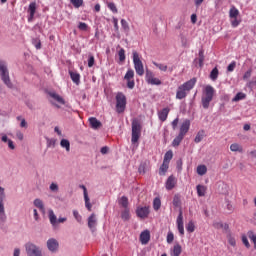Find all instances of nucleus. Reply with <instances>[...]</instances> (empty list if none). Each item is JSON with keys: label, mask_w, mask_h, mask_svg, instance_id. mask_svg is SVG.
<instances>
[{"label": "nucleus", "mask_w": 256, "mask_h": 256, "mask_svg": "<svg viewBox=\"0 0 256 256\" xmlns=\"http://www.w3.org/2000/svg\"><path fill=\"white\" fill-rule=\"evenodd\" d=\"M93 65H95V56L94 55H89L88 67H93Z\"/></svg>", "instance_id": "53"}, {"label": "nucleus", "mask_w": 256, "mask_h": 256, "mask_svg": "<svg viewBox=\"0 0 256 256\" xmlns=\"http://www.w3.org/2000/svg\"><path fill=\"white\" fill-rule=\"evenodd\" d=\"M32 44L34 47H36V49H41V40L39 38H33Z\"/></svg>", "instance_id": "49"}, {"label": "nucleus", "mask_w": 256, "mask_h": 256, "mask_svg": "<svg viewBox=\"0 0 256 256\" xmlns=\"http://www.w3.org/2000/svg\"><path fill=\"white\" fill-rule=\"evenodd\" d=\"M253 73V70L249 69L248 71H246L243 75V80L247 81V79L251 78V75Z\"/></svg>", "instance_id": "56"}, {"label": "nucleus", "mask_w": 256, "mask_h": 256, "mask_svg": "<svg viewBox=\"0 0 256 256\" xmlns=\"http://www.w3.org/2000/svg\"><path fill=\"white\" fill-rule=\"evenodd\" d=\"M174 239H175V235H173V232H168L167 243H169V244L173 243Z\"/></svg>", "instance_id": "52"}, {"label": "nucleus", "mask_w": 256, "mask_h": 256, "mask_svg": "<svg viewBox=\"0 0 256 256\" xmlns=\"http://www.w3.org/2000/svg\"><path fill=\"white\" fill-rule=\"evenodd\" d=\"M176 225L180 235L182 236L185 235V226L183 223V210L181 209L179 210V215L176 220Z\"/></svg>", "instance_id": "10"}, {"label": "nucleus", "mask_w": 256, "mask_h": 256, "mask_svg": "<svg viewBox=\"0 0 256 256\" xmlns=\"http://www.w3.org/2000/svg\"><path fill=\"white\" fill-rule=\"evenodd\" d=\"M121 25H122V29L124 30V31H129V23L127 22V20H125V19H122L121 20Z\"/></svg>", "instance_id": "51"}, {"label": "nucleus", "mask_w": 256, "mask_h": 256, "mask_svg": "<svg viewBox=\"0 0 256 256\" xmlns=\"http://www.w3.org/2000/svg\"><path fill=\"white\" fill-rule=\"evenodd\" d=\"M191 127V122L189 120H185L180 126L179 135L185 137L187 133H189V128Z\"/></svg>", "instance_id": "14"}, {"label": "nucleus", "mask_w": 256, "mask_h": 256, "mask_svg": "<svg viewBox=\"0 0 256 256\" xmlns=\"http://www.w3.org/2000/svg\"><path fill=\"white\" fill-rule=\"evenodd\" d=\"M247 236L252 241V243H254V245L256 246V235H255V233L253 231H248Z\"/></svg>", "instance_id": "48"}, {"label": "nucleus", "mask_w": 256, "mask_h": 256, "mask_svg": "<svg viewBox=\"0 0 256 256\" xmlns=\"http://www.w3.org/2000/svg\"><path fill=\"white\" fill-rule=\"evenodd\" d=\"M0 75L3 83H5L7 87H13L11 79L9 78V70L7 69V64H5L4 61H0Z\"/></svg>", "instance_id": "5"}, {"label": "nucleus", "mask_w": 256, "mask_h": 256, "mask_svg": "<svg viewBox=\"0 0 256 256\" xmlns=\"http://www.w3.org/2000/svg\"><path fill=\"white\" fill-rule=\"evenodd\" d=\"M136 215L140 219H147L149 217V206L138 207L136 209Z\"/></svg>", "instance_id": "12"}, {"label": "nucleus", "mask_w": 256, "mask_h": 256, "mask_svg": "<svg viewBox=\"0 0 256 256\" xmlns=\"http://www.w3.org/2000/svg\"><path fill=\"white\" fill-rule=\"evenodd\" d=\"M230 150L233 151V152H239V153H242L243 152V147H241V145L237 144V143H234V144H231L230 145Z\"/></svg>", "instance_id": "38"}, {"label": "nucleus", "mask_w": 256, "mask_h": 256, "mask_svg": "<svg viewBox=\"0 0 256 256\" xmlns=\"http://www.w3.org/2000/svg\"><path fill=\"white\" fill-rule=\"evenodd\" d=\"M84 201H85V207L86 209H88V211H91V208L93 207L91 205V202L89 200V195L86 194V196H84Z\"/></svg>", "instance_id": "46"}, {"label": "nucleus", "mask_w": 256, "mask_h": 256, "mask_svg": "<svg viewBox=\"0 0 256 256\" xmlns=\"http://www.w3.org/2000/svg\"><path fill=\"white\" fill-rule=\"evenodd\" d=\"M186 231H188V233H193L195 231V223L193 221L188 222L186 225Z\"/></svg>", "instance_id": "41"}, {"label": "nucleus", "mask_w": 256, "mask_h": 256, "mask_svg": "<svg viewBox=\"0 0 256 256\" xmlns=\"http://www.w3.org/2000/svg\"><path fill=\"white\" fill-rule=\"evenodd\" d=\"M34 205L37 207V209H40V211H45V206L43 205V201L41 199H35Z\"/></svg>", "instance_id": "39"}, {"label": "nucleus", "mask_w": 256, "mask_h": 256, "mask_svg": "<svg viewBox=\"0 0 256 256\" xmlns=\"http://www.w3.org/2000/svg\"><path fill=\"white\" fill-rule=\"evenodd\" d=\"M171 109L169 108H164L160 112H158V118L162 121L165 122L167 121V117H169V112Z\"/></svg>", "instance_id": "19"}, {"label": "nucleus", "mask_w": 256, "mask_h": 256, "mask_svg": "<svg viewBox=\"0 0 256 256\" xmlns=\"http://www.w3.org/2000/svg\"><path fill=\"white\" fill-rule=\"evenodd\" d=\"M169 171V163L163 162L159 169V175L163 176Z\"/></svg>", "instance_id": "29"}, {"label": "nucleus", "mask_w": 256, "mask_h": 256, "mask_svg": "<svg viewBox=\"0 0 256 256\" xmlns=\"http://www.w3.org/2000/svg\"><path fill=\"white\" fill-rule=\"evenodd\" d=\"M25 249L28 256H43L41 248L31 242L26 243Z\"/></svg>", "instance_id": "7"}, {"label": "nucleus", "mask_w": 256, "mask_h": 256, "mask_svg": "<svg viewBox=\"0 0 256 256\" xmlns=\"http://www.w3.org/2000/svg\"><path fill=\"white\" fill-rule=\"evenodd\" d=\"M118 56H119V61L121 63H123V61H125L126 56H125V49L120 48V50L118 51Z\"/></svg>", "instance_id": "43"}, {"label": "nucleus", "mask_w": 256, "mask_h": 256, "mask_svg": "<svg viewBox=\"0 0 256 256\" xmlns=\"http://www.w3.org/2000/svg\"><path fill=\"white\" fill-rule=\"evenodd\" d=\"M78 29H79L80 31H87V29H88L87 23H85V22H80L79 25H78Z\"/></svg>", "instance_id": "54"}, {"label": "nucleus", "mask_w": 256, "mask_h": 256, "mask_svg": "<svg viewBox=\"0 0 256 256\" xmlns=\"http://www.w3.org/2000/svg\"><path fill=\"white\" fill-rule=\"evenodd\" d=\"M50 191H59V186L55 183L50 185Z\"/></svg>", "instance_id": "64"}, {"label": "nucleus", "mask_w": 256, "mask_h": 256, "mask_svg": "<svg viewBox=\"0 0 256 256\" xmlns=\"http://www.w3.org/2000/svg\"><path fill=\"white\" fill-rule=\"evenodd\" d=\"M171 159H173V151L169 150L165 153L163 162L164 163H171Z\"/></svg>", "instance_id": "34"}, {"label": "nucleus", "mask_w": 256, "mask_h": 256, "mask_svg": "<svg viewBox=\"0 0 256 256\" xmlns=\"http://www.w3.org/2000/svg\"><path fill=\"white\" fill-rule=\"evenodd\" d=\"M36 11H37V3H35V2L30 3L29 7H28V13L30 15L28 17L29 23H31V21H33V17H35Z\"/></svg>", "instance_id": "17"}, {"label": "nucleus", "mask_w": 256, "mask_h": 256, "mask_svg": "<svg viewBox=\"0 0 256 256\" xmlns=\"http://www.w3.org/2000/svg\"><path fill=\"white\" fill-rule=\"evenodd\" d=\"M237 67V62L232 61L228 67H227V71L228 73H233V71H235V68Z\"/></svg>", "instance_id": "47"}, {"label": "nucleus", "mask_w": 256, "mask_h": 256, "mask_svg": "<svg viewBox=\"0 0 256 256\" xmlns=\"http://www.w3.org/2000/svg\"><path fill=\"white\" fill-rule=\"evenodd\" d=\"M205 137V130H200L194 139L196 143H201Z\"/></svg>", "instance_id": "33"}, {"label": "nucleus", "mask_w": 256, "mask_h": 256, "mask_svg": "<svg viewBox=\"0 0 256 256\" xmlns=\"http://www.w3.org/2000/svg\"><path fill=\"white\" fill-rule=\"evenodd\" d=\"M229 17L231 19H237V17H239V10L235 7H232L229 11Z\"/></svg>", "instance_id": "37"}, {"label": "nucleus", "mask_w": 256, "mask_h": 256, "mask_svg": "<svg viewBox=\"0 0 256 256\" xmlns=\"http://www.w3.org/2000/svg\"><path fill=\"white\" fill-rule=\"evenodd\" d=\"M213 228L214 229H223V223H221V222H214L213 223Z\"/></svg>", "instance_id": "63"}, {"label": "nucleus", "mask_w": 256, "mask_h": 256, "mask_svg": "<svg viewBox=\"0 0 256 256\" xmlns=\"http://www.w3.org/2000/svg\"><path fill=\"white\" fill-rule=\"evenodd\" d=\"M203 61H205V55L203 50L199 51V65L200 67H203Z\"/></svg>", "instance_id": "50"}, {"label": "nucleus", "mask_w": 256, "mask_h": 256, "mask_svg": "<svg viewBox=\"0 0 256 256\" xmlns=\"http://www.w3.org/2000/svg\"><path fill=\"white\" fill-rule=\"evenodd\" d=\"M47 247L49 251H51L52 253H55V251L59 249V242L55 240V238H51L47 241Z\"/></svg>", "instance_id": "16"}, {"label": "nucleus", "mask_w": 256, "mask_h": 256, "mask_svg": "<svg viewBox=\"0 0 256 256\" xmlns=\"http://www.w3.org/2000/svg\"><path fill=\"white\" fill-rule=\"evenodd\" d=\"M247 87H249L250 89L256 87V77L252 78V80L248 82Z\"/></svg>", "instance_id": "60"}, {"label": "nucleus", "mask_w": 256, "mask_h": 256, "mask_svg": "<svg viewBox=\"0 0 256 256\" xmlns=\"http://www.w3.org/2000/svg\"><path fill=\"white\" fill-rule=\"evenodd\" d=\"M17 120H18V121H21L20 127H27V121H25L24 118L21 119V116H18V117H17Z\"/></svg>", "instance_id": "62"}, {"label": "nucleus", "mask_w": 256, "mask_h": 256, "mask_svg": "<svg viewBox=\"0 0 256 256\" xmlns=\"http://www.w3.org/2000/svg\"><path fill=\"white\" fill-rule=\"evenodd\" d=\"M0 201L1 203H4L5 201V188L0 187Z\"/></svg>", "instance_id": "58"}, {"label": "nucleus", "mask_w": 256, "mask_h": 256, "mask_svg": "<svg viewBox=\"0 0 256 256\" xmlns=\"http://www.w3.org/2000/svg\"><path fill=\"white\" fill-rule=\"evenodd\" d=\"M182 251L183 249L181 248V245L177 243L173 246L171 256H179L181 255Z\"/></svg>", "instance_id": "25"}, {"label": "nucleus", "mask_w": 256, "mask_h": 256, "mask_svg": "<svg viewBox=\"0 0 256 256\" xmlns=\"http://www.w3.org/2000/svg\"><path fill=\"white\" fill-rule=\"evenodd\" d=\"M153 209L154 211H159V209H161V198L159 197L154 198Z\"/></svg>", "instance_id": "35"}, {"label": "nucleus", "mask_w": 256, "mask_h": 256, "mask_svg": "<svg viewBox=\"0 0 256 256\" xmlns=\"http://www.w3.org/2000/svg\"><path fill=\"white\" fill-rule=\"evenodd\" d=\"M60 145L61 147H63L64 149H66V151H71V143L69 142V140L67 139H62L60 141Z\"/></svg>", "instance_id": "36"}, {"label": "nucleus", "mask_w": 256, "mask_h": 256, "mask_svg": "<svg viewBox=\"0 0 256 256\" xmlns=\"http://www.w3.org/2000/svg\"><path fill=\"white\" fill-rule=\"evenodd\" d=\"M90 127L92 129H99L101 127V121L97 120L95 117L89 118Z\"/></svg>", "instance_id": "22"}, {"label": "nucleus", "mask_w": 256, "mask_h": 256, "mask_svg": "<svg viewBox=\"0 0 256 256\" xmlns=\"http://www.w3.org/2000/svg\"><path fill=\"white\" fill-rule=\"evenodd\" d=\"M165 187L167 191H173L177 187V178L174 175H170L166 180Z\"/></svg>", "instance_id": "11"}, {"label": "nucleus", "mask_w": 256, "mask_h": 256, "mask_svg": "<svg viewBox=\"0 0 256 256\" xmlns=\"http://www.w3.org/2000/svg\"><path fill=\"white\" fill-rule=\"evenodd\" d=\"M48 95L54 99V101H57V103H60V105H65V99L61 97L59 94L55 92H49Z\"/></svg>", "instance_id": "21"}, {"label": "nucleus", "mask_w": 256, "mask_h": 256, "mask_svg": "<svg viewBox=\"0 0 256 256\" xmlns=\"http://www.w3.org/2000/svg\"><path fill=\"white\" fill-rule=\"evenodd\" d=\"M228 243H229V245H231L232 247H235V245H237V241L235 240V238H233V236H229V237H228Z\"/></svg>", "instance_id": "61"}, {"label": "nucleus", "mask_w": 256, "mask_h": 256, "mask_svg": "<svg viewBox=\"0 0 256 256\" xmlns=\"http://www.w3.org/2000/svg\"><path fill=\"white\" fill-rule=\"evenodd\" d=\"M196 191H197L198 197H205V194L207 193V187L199 184L196 186Z\"/></svg>", "instance_id": "23"}, {"label": "nucleus", "mask_w": 256, "mask_h": 256, "mask_svg": "<svg viewBox=\"0 0 256 256\" xmlns=\"http://www.w3.org/2000/svg\"><path fill=\"white\" fill-rule=\"evenodd\" d=\"M112 23L114 25V29H115L116 33H118L119 32V20L117 18H113Z\"/></svg>", "instance_id": "57"}, {"label": "nucleus", "mask_w": 256, "mask_h": 256, "mask_svg": "<svg viewBox=\"0 0 256 256\" xmlns=\"http://www.w3.org/2000/svg\"><path fill=\"white\" fill-rule=\"evenodd\" d=\"M134 77L135 71H133V69H130L126 72L124 79L127 81L128 89H133L135 87V80H133Z\"/></svg>", "instance_id": "9"}, {"label": "nucleus", "mask_w": 256, "mask_h": 256, "mask_svg": "<svg viewBox=\"0 0 256 256\" xmlns=\"http://www.w3.org/2000/svg\"><path fill=\"white\" fill-rule=\"evenodd\" d=\"M119 205H121V207H123L124 209H127L129 207V198H127L126 196H122L119 200H118Z\"/></svg>", "instance_id": "26"}, {"label": "nucleus", "mask_w": 256, "mask_h": 256, "mask_svg": "<svg viewBox=\"0 0 256 256\" xmlns=\"http://www.w3.org/2000/svg\"><path fill=\"white\" fill-rule=\"evenodd\" d=\"M183 139H185V136H181V134H178L177 137H175L174 140L172 141V147H179Z\"/></svg>", "instance_id": "27"}, {"label": "nucleus", "mask_w": 256, "mask_h": 256, "mask_svg": "<svg viewBox=\"0 0 256 256\" xmlns=\"http://www.w3.org/2000/svg\"><path fill=\"white\" fill-rule=\"evenodd\" d=\"M151 241V232L149 230H144L140 234V242L142 245H147Z\"/></svg>", "instance_id": "13"}, {"label": "nucleus", "mask_w": 256, "mask_h": 256, "mask_svg": "<svg viewBox=\"0 0 256 256\" xmlns=\"http://www.w3.org/2000/svg\"><path fill=\"white\" fill-rule=\"evenodd\" d=\"M7 221V214L5 213V203L0 200V225Z\"/></svg>", "instance_id": "18"}, {"label": "nucleus", "mask_w": 256, "mask_h": 256, "mask_svg": "<svg viewBox=\"0 0 256 256\" xmlns=\"http://www.w3.org/2000/svg\"><path fill=\"white\" fill-rule=\"evenodd\" d=\"M107 7L108 9H110V11H112V13H118L117 6L115 5V3L108 2Z\"/></svg>", "instance_id": "45"}, {"label": "nucleus", "mask_w": 256, "mask_h": 256, "mask_svg": "<svg viewBox=\"0 0 256 256\" xmlns=\"http://www.w3.org/2000/svg\"><path fill=\"white\" fill-rule=\"evenodd\" d=\"M132 59L134 63V69L136 71V74L139 75V77H143L145 75V66H143V61H141V56L138 54L137 51L132 52Z\"/></svg>", "instance_id": "3"}, {"label": "nucleus", "mask_w": 256, "mask_h": 256, "mask_svg": "<svg viewBox=\"0 0 256 256\" xmlns=\"http://www.w3.org/2000/svg\"><path fill=\"white\" fill-rule=\"evenodd\" d=\"M127 107V97L123 92H118L116 95V111L117 113H124Z\"/></svg>", "instance_id": "4"}, {"label": "nucleus", "mask_w": 256, "mask_h": 256, "mask_svg": "<svg viewBox=\"0 0 256 256\" xmlns=\"http://www.w3.org/2000/svg\"><path fill=\"white\" fill-rule=\"evenodd\" d=\"M247 94L243 92H238L235 97L232 99L233 103H237L239 101H243V99H246Z\"/></svg>", "instance_id": "28"}, {"label": "nucleus", "mask_w": 256, "mask_h": 256, "mask_svg": "<svg viewBox=\"0 0 256 256\" xmlns=\"http://www.w3.org/2000/svg\"><path fill=\"white\" fill-rule=\"evenodd\" d=\"M70 3L75 7V9H79V7H83V0H70Z\"/></svg>", "instance_id": "42"}, {"label": "nucleus", "mask_w": 256, "mask_h": 256, "mask_svg": "<svg viewBox=\"0 0 256 256\" xmlns=\"http://www.w3.org/2000/svg\"><path fill=\"white\" fill-rule=\"evenodd\" d=\"M73 216L76 219V221H78V223H81L83 218L80 216V214H79V212L77 210L73 211Z\"/></svg>", "instance_id": "55"}, {"label": "nucleus", "mask_w": 256, "mask_h": 256, "mask_svg": "<svg viewBox=\"0 0 256 256\" xmlns=\"http://www.w3.org/2000/svg\"><path fill=\"white\" fill-rule=\"evenodd\" d=\"M218 78H219V69L215 67L210 72V79L211 81H217Z\"/></svg>", "instance_id": "30"}, {"label": "nucleus", "mask_w": 256, "mask_h": 256, "mask_svg": "<svg viewBox=\"0 0 256 256\" xmlns=\"http://www.w3.org/2000/svg\"><path fill=\"white\" fill-rule=\"evenodd\" d=\"M172 204L174 207H181V195L180 194L174 195Z\"/></svg>", "instance_id": "31"}, {"label": "nucleus", "mask_w": 256, "mask_h": 256, "mask_svg": "<svg viewBox=\"0 0 256 256\" xmlns=\"http://www.w3.org/2000/svg\"><path fill=\"white\" fill-rule=\"evenodd\" d=\"M69 75H70L73 83H75L76 85H79V83H81V74L80 73H77L74 71H69Z\"/></svg>", "instance_id": "20"}, {"label": "nucleus", "mask_w": 256, "mask_h": 256, "mask_svg": "<svg viewBox=\"0 0 256 256\" xmlns=\"http://www.w3.org/2000/svg\"><path fill=\"white\" fill-rule=\"evenodd\" d=\"M88 227L91 231H96L97 229V216L94 213L88 218Z\"/></svg>", "instance_id": "15"}, {"label": "nucleus", "mask_w": 256, "mask_h": 256, "mask_svg": "<svg viewBox=\"0 0 256 256\" xmlns=\"http://www.w3.org/2000/svg\"><path fill=\"white\" fill-rule=\"evenodd\" d=\"M140 138H141V122H139V120H133L131 141L133 144H135L139 141Z\"/></svg>", "instance_id": "6"}, {"label": "nucleus", "mask_w": 256, "mask_h": 256, "mask_svg": "<svg viewBox=\"0 0 256 256\" xmlns=\"http://www.w3.org/2000/svg\"><path fill=\"white\" fill-rule=\"evenodd\" d=\"M146 83H148V85H161V80L159 78L155 77V74H153V71L147 69L146 70Z\"/></svg>", "instance_id": "8"}, {"label": "nucleus", "mask_w": 256, "mask_h": 256, "mask_svg": "<svg viewBox=\"0 0 256 256\" xmlns=\"http://www.w3.org/2000/svg\"><path fill=\"white\" fill-rule=\"evenodd\" d=\"M153 65H155V67H157V69H159L160 71H167L168 67L166 64H161V63H157V62H153Z\"/></svg>", "instance_id": "44"}, {"label": "nucleus", "mask_w": 256, "mask_h": 256, "mask_svg": "<svg viewBox=\"0 0 256 256\" xmlns=\"http://www.w3.org/2000/svg\"><path fill=\"white\" fill-rule=\"evenodd\" d=\"M213 97H215V88H213L211 85L205 86L201 97V104L203 109H209L211 101H213Z\"/></svg>", "instance_id": "2"}, {"label": "nucleus", "mask_w": 256, "mask_h": 256, "mask_svg": "<svg viewBox=\"0 0 256 256\" xmlns=\"http://www.w3.org/2000/svg\"><path fill=\"white\" fill-rule=\"evenodd\" d=\"M121 219L123 221H129V219H131V214L129 213V208H124V210L121 213Z\"/></svg>", "instance_id": "32"}, {"label": "nucleus", "mask_w": 256, "mask_h": 256, "mask_svg": "<svg viewBox=\"0 0 256 256\" xmlns=\"http://www.w3.org/2000/svg\"><path fill=\"white\" fill-rule=\"evenodd\" d=\"M48 217L51 225L55 227L57 225V216L55 215V212L53 210H49Z\"/></svg>", "instance_id": "24"}, {"label": "nucleus", "mask_w": 256, "mask_h": 256, "mask_svg": "<svg viewBox=\"0 0 256 256\" xmlns=\"http://www.w3.org/2000/svg\"><path fill=\"white\" fill-rule=\"evenodd\" d=\"M197 173H198V175H201V176L205 175L207 173V166L199 165L197 167Z\"/></svg>", "instance_id": "40"}, {"label": "nucleus", "mask_w": 256, "mask_h": 256, "mask_svg": "<svg viewBox=\"0 0 256 256\" xmlns=\"http://www.w3.org/2000/svg\"><path fill=\"white\" fill-rule=\"evenodd\" d=\"M242 243L245 245V247H247V249H249V247H251V244H249V240L247 239V236H245V235L242 236Z\"/></svg>", "instance_id": "59"}, {"label": "nucleus", "mask_w": 256, "mask_h": 256, "mask_svg": "<svg viewBox=\"0 0 256 256\" xmlns=\"http://www.w3.org/2000/svg\"><path fill=\"white\" fill-rule=\"evenodd\" d=\"M196 83H197V78H192L187 82L183 83L182 85H180L176 91V99H179V100L185 99L189 91H191V89L195 87Z\"/></svg>", "instance_id": "1"}]
</instances>
